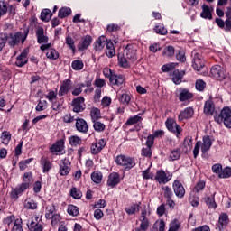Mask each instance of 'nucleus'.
I'll return each mask as SVG.
<instances>
[{
	"mask_svg": "<svg viewBox=\"0 0 231 231\" xmlns=\"http://www.w3.org/2000/svg\"><path fill=\"white\" fill-rule=\"evenodd\" d=\"M125 57L130 61L134 62L136 60V50L132 49L129 45H127L124 51Z\"/></svg>",
	"mask_w": 231,
	"mask_h": 231,
	"instance_id": "9b49d317",
	"label": "nucleus"
},
{
	"mask_svg": "<svg viewBox=\"0 0 231 231\" xmlns=\"http://www.w3.org/2000/svg\"><path fill=\"white\" fill-rule=\"evenodd\" d=\"M68 214H69V216H79V208L77 206L69 205L68 208Z\"/></svg>",
	"mask_w": 231,
	"mask_h": 231,
	"instance_id": "49530a36",
	"label": "nucleus"
},
{
	"mask_svg": "<svg viewBox=\"0 0 231 231\" xmlns=\"http://www.w3.org/2000/svg\"><path fill=\"white\" fill-rule=\"evenodd\" d=\"M214 110H215L214 102H212V100L206 101L204 105L205 115H214Z\"/></svg>",
	"mask_w": 231,
	"mask_h": 231,
	"instance_id": "4be33fe9",
	"label": "nucleus"
},
{
	"mask_svg": "<svg viewBox=\"0 0 231 231\" xmlns=\"http://www.w3.org/2000/svg\"><path fill=\"white\" fill-rule=\"evenodd\" d=\"M41 163L43 165V172H48L51 169V164L50 163V161L42 158Z\"/></svg>",
	"mask_w": 231,
	"mask_h": 231,
	"instance_id": "c03bdc74",
	"label": "nucleus"
},
{
	"mask_svg": "<svg viewBox=\"0 0 231 231\" xmlns=\"http://www.w3.org/2000/svg\"><path fill=\"white\" fill-rule=\"evenodd\" d=\"M206 203L208 208H216V200H214V197H208L206 199Z\"/></svg>",
	"mask_w": 231,
	"mask_h": 231,
	"instance_id": "864d4df0",
	"label": "nucleus"
},
{
	"mask_svg": "<svg viewBox=\"0 0 231 231\" xmlns=\"http://www.w3.org/2000/svg\"><path fill=\"white\" fill-rule=\"evenodd\" d=\"M173 190L177 198H183L185 196V188L179 180L173 182Z\"/></svg>",
	"mask_w": 231,
	"mask_h": 231,
	"instance_id": "6e6552de",
	"label": "nucleus"
},
{
	"mask_svg": "<svg viewBox=\"0 0 231 231\" xmlns=\"http://www.w3.org/2000/svg\"><path fill=\"white\" fill-rule=\"evenodd\" d=\"M179 228H180V223H178V221H174L171 223V226L168 231H178Z\"/></svg>",
	"mask_w": 231,
	"mask_h": 231,
	"instance_id": "338daca9",
	"label": "nucleus"
},
{
	"mask_svg": "<svg viewBox=\"0 0 231 231\" xmlns=\"http://www.w3.org/2000/svg\"><path fill=\"white\" fill-rule=\"evenodd\" d=\"M46 101H39L37 106H36V111H44L46 107Z\"/></svg>",
	"mask_w": 231,
	"mask_h": 231,
	"instance_id": "774afa93",
	"label": "nucleus"
},
{
	"mask_svg": "<svg viewBox=\"0 0 231 231\" xmlns=\"http://www.w3.org/2000/svg\"><path fill=\"white\" fill-rule=\"evenodd\" d=\"M106 147V141L104 139H100L97 143L92 144L91 152L92 154H98L100 151H102Z\"/></svg>",
	"mask_w": 231,
	"mask_h": 231,
	"instance_id": "ddd939ff",
	"label": "nucleus"
},
{
	"mask_svg": "<svg viewBox=\"0 0 231 231\" xmlns=\"http://www.w3.org/2000/svg\"><path fill=\"white\" fill-rule=\"evenodd\" d=\"M71 89V81L70 79H65L60 88L59 97H64Z\"/></svg>",
	"mask_w": 231,
	"mask_h": 231,
	"instance_id": "4468645a",
	"label": "nucleus"
},
{
	"mask_svg": "<svg viewBox=\"0 0 231 231\" xmlns=\"http://www.w3.org/2000/svg\"><path fill=\"white\" fill-rule=\"evenodd\" d=\"M192 66L196 71H201L205 68V62L201 60L199 54H195Z\"/></svg>",
	"mask_w": 231,
	"mask_h": 231,
	"instance_id": "9d476101",
	"label": "nucleus"
},
{
	"mask_svg": "<svg viewBox=\"0 0 231 231\" xmlns=\"http://www.w3.org/2000/svg\"><path fill=\"white\" fill-rule=\"evenodd\" d=\"M142 154L143 156H146V158H151L152 155V152L151 151V147L146 146V148L142 149Z\"/></svg>",
	"mask_w": 231,
	"mask_h": 231,
	"instance_id": "4d7b16f0",
	"label": "nucleus"
},
{
	"mask_svg": "<svg viewBox=\"0 0 231 231\" xmlns=\"http://www.w3.org/2000/svg\"><path fill=\"white\" fill-rule=\"evenodd\" d=\"M92 41L93 39H91V36H85V38H83L82 42L79 43L78 46L79 50H87V48L91 44Z\"/></svg>",
	"mask_w": 231,
	"mask_h": 231,
	"instance_id": "b1692460",
	"label": "nucleus"
},
{
	"mask_svg": "<svg viewBox=\"0 0 231 231\" xmlns=\"http://www.w3.org/2000/svg\"><path fill=\"white\" fill-rule=\"evenodd\" d=\"M48 59H53L54 60L59 59V53L55 50H50L46 53Z\"/></svg>",
	"mask_w": 231,
	"mask_h": 231,
	"instance_id": "603ef678",
	"label": "nucleus"
},
{
	"mask_svg": "<svg viewBox=\"0 0 231 231\" xmlns=\"http://www.w3.org/2000/svg\"><path fill=\"white\" fill-rule=\"evenodd\" d=\"M106 53L107 57H109L110 59L112 57H115V54H116L115 45L113 44V42H111V40H109V42H106Z\"/></svg>",
	"mask_w": 231,
	"mask_h": 231,
	"instance_id": "bb28decb",
	"label": "nucleus"
},
{
	"mask_svg": "<svg viewBox=\"0 0 231 231\" xmlns=\"http://www.w3.org/2000/svg\"><path fill=\"white\" fill-rule=\"evenodd\" d=\"M152 231H165V222L163 220H160V222H156L152 228Z\"/></svg>",
	"mask_w": 231,
	"mask_h": 231,
	"instance_id": "c9c22d12",
	"label": "nucleus"
},
{
	"mask_svg": "<svg viewBox=\"0 0 231 231\" xmlns=\"http://www.w3.org/2000/svg\"><path fill=\"white\" fill-rule=\"evenodd\" d=\"M33 183V178L30 172H25L23 175V183H22L19 187L12 189L11 198L12 199H17L19 195L23 194L24 190L30 189V185Z\"/></svg>",
	"mask_w": 231,
	"mask_h": 231,
	"instance_id": "f257e3e1",
	"label": "nucleus"
},
{
	"mask_svg": "<svg viewBox=\"0 0 231 231\" xmlns=\"http://www.w3.org/2000/svg\"><path fill=\"white\" fill-rule=\"evenodd\" d=\"M155 179L159 181V183H165L169 181V179H167V174H165V171H157Z\"/></svg>",
	"mask_w": 231,
	"mask_h": 231,
	"instance_id": "c756f323",
	"label": "nucleus"
},
{
	"mask_svg": "<svg viewBox=\"0 0 231 231\" xmlns=\"http://www.w3.org/2000/svg\"><path fill=\"white\" fill-rule=\"evenodd\" d=\"M91 180L94 181V183H100V181H102V174L98 172H93L91 174Z\"/></svg>",
	"mask_w": 231,
	"mask_h": 231,
	"instance_id": "3c124183",
	"label": "nucleus"
},
{
	"mask_svg": "<svg viewBox=\"0 0 231 231\" xmlns=\"http://www.w3.org/2000/svg\"><path fill=\"white\" fill-rule=\"evenodd\" d=\"M163 55H167V57H172V55H174V47H172V46H168V47L164 50Z\"/></svg>",
	"mask_w": 231,
	"mask_h": 231,
	"instance_id": "bf43d9fd",
	"label": "nucleus"
},
{
	"mask_svg": "<svg viewBox=\"0 0 231 231\" xmlns=\"http://www.w3.org/2000/svg\"><path fill=\"white\" fill-rule=\"evenodd\" d=\"M217 124H224L226 127L231 128V110L228 107H224L219 115L214 116Z\"/></svg>",
	"mask_w": 231,
	"mask_h": 231,
	"instance_id": "f03ea898",
	"label": "nucleus"
},
{
	"mask_svg": "<svg viewBox=\"0 0 231 231\" xmlns=\"http://www.w3.org/2000/svg\"><path fill=\"white\" fill-rule=\"evenodd\" d=\"M71 106H73L74 113H82L84 111V98L78 97L72 100Z\"/></svg>",
	"mask_w": 231,
	"mask_h": 231,
	"instance_id": "39448f33",
	"label": "nucleus"
},
{
	"mask_svg": "<svg viewBox=\"0 0 231 231\" xmlns=\"http://www.w3.org/2000/svg\"><path fill=\"white\" fill-rule=\"evenodd\" d=\"M206 86L207 84L205 81H203V79H198L195 83V88L198 91H204Z\"/></svg>",
	"mask_w": 231,
	"mask_h": 231,
	"instance_id": "79ce46f5",
	"label": "nucleus"
},
{
	"mask_svg": "<svg viewBox=\"0 0 231 231\" xmlns=\"http://www.w3.org/2000/svg\"><path fill=\"white\" fill-rule=\"evenodd\" d=\"M116 162L117 165H122L123 167H125V169H133V167L136 165V162H134L133 158L125 155L117 156Z\"/></svg>",
	"mask_w": 231,
	"mask_h": 231,
	"instance_id": "7ed1b4c3",
	"label": "nucleus"
},
{
	"mask_svg": "<svg viewBox=\"0 0 231 231\" xmlns=\"http://www.w3.org/2000/svg\"><path fill=\"white\" fill-rule=\"evenodd\" d=\"M8 12V8L6 7V4L4 1H0V17L1 15H5Z\"/></svg>",
	"mask_w": 231,
	"mask_h": 231,
	"instance_id": "680f3d73",
	"label": "nucleus"
},
{
	"mask_svg": "<svg viewBox=\"0 0 231 231\" xmlns=\"http://www.w3.org/2000/svg\"><path fill=\"white\" fill-rule=\"evenodd\" d=\"M210 147H212V140H210V136L203 137V143L201 146V152L205 154L208 151H210Z\"/></svg>",
	"mask_w": 231,
	"mask_h": 231,
	"instance_id": "6ab92c4d",
	"label": "nucleus"
},
{
	"mask_svg": "<svg viewBox=\"0 0 231 231\" xmlns=\"http://www.w3.org/2000/svg\"><path fill=\"white\" fill-rule=\"evenodd\" d=\"M69 171H71V169L68 165V162H66V160H64L62 163L60 165V176H68V174H69Z\"/></svg>",
	"mask_w": 231,
	"mask_h": 231,
	"instance_id": "a878e982",
	"label": "nucleus"
},
{
	"mask_svg": "<svg viewBox=\"0 0 231 231\" xmlns=\"http://www.w3.org/2000/svg\"><path fill=\"white\" fill-rule=\"evenodd\" d=\"M66 44L69 46L70 50H73V51H75V41L73 40V38H71L70 36H68L66 38Z\"/></svg>",
	"mask_w": 231,
	"mask_h": 231,
	"instance_id": "13d9d810",
	"label": "nucleus"
},
{
	"mask_svg": "<svg viewBox=\"0 0 231 231\" xmlns=\"http://www.w3.org/2000/svg\"><path fill=\"white\" fill-rule=\"evenodd\" d=\"M201 147V141H198L195 144V148L193 150L194 158H198V154H199V149Z\"/></svg>",
	"mask_w": 231,
	"mask_h": 231,
	"instance_id": "052dcab7",
	"label": "nucleus"
},
{
	"mask_svg": "<svg viewBox=\"0 0 231 231\" xmlns=\"http://www.w3.org/2000/svg\"><path fill=\"white\" fill-rule=\"evenodd\" d=\"M36 36L38 44L48 42V36L44 35V29L42 27H40L36 30Z\"/></svg>",
	"mask_w": 231,
	"mask_h": 231,
	"instance_id": "f3484780",
	"label": "nucleus"
},
{
	"mask_svg": "<svg viewBox=\"0 0 231 231\" xmlns=\"http://www.w3.org/2000/svg\"><path fill=\"white\" fill-rule=\"evenodd\" d=\"M72 69H74L75 71H80V69H82V68H84V62H82V60H75L72 62Z\"/></svg>",
	"mask_w": 231,
	"mask_h": 231,
	"instance_id": "4c0bfd02",
	"label": "nucleus"
},
{
	"mask_svg": "<svg viewBox=\"0 0 231 231\" xmlns=\"http://www.w3.org/2000/svg\"><path fill=\"white\" fill-rule=\"evenodd\" d=\"M183 75H185V71L180 72V70L175 69L172 73V81L174 84H181V80H183Z\"/></svg>",
	"mask_w": 231,
	"mask_h": 231,
	"instance_id": "412c9836",
	"label": "nucleus"
},
{
	"mask_svg": "<svg viewBox=\"0 0 231 231\" xmlns=\"http://www.w3.org/2000/svg\"><path fill=\"white\" fill-rule=\"evenodd\" d=\"M140 120H142V117H140L139 116H134L133 117H130L126 121V125H134V124H138V122H140Z\"/></svg>",
	"mask_w": 231,
	"mask_h": 231,
	"instance_id": "de8ad7c7",
	"label": "nucleus"
},
{
	"mask_svg": "<svg viewBox=\"0 0 231 231\" xmlns=\"http://www.w3.org/2000/svg\"><path fill=\"white\" fill-rule=\"evenodd\" d=\"M1 140H2L3 143L7 144L8 142H10V140H12V134H10V132H6V131L3 132Z\"/></svg>",
	"mask_w": 231,
	"mask_h": 231,
	"instance_id": "ea45409f",
	"label": "nucleus"
},
{
	"mask_svg": "<svg viewBox=\"0 0 231 231\" xmlns=\"http://www.w3.org/2000/svg\"><path fill=\"white\" fill-rule=\"evenodd\" d=\"M68 15H71V8L63 7L60 9L59 17H60V19H64V17H68Z\"/></svg>",
	"mask_w": 231,
	"mask_h": 231,
	"instance_id": "f704fd0d",
	"label": "nucleus"
},
{
	"mask_svg": "<svg viewBox=\"0 0 231 231\" xmlns=\"http://www.w3.org/2000/svg\"><path fill=\"white\" fill-rule=\"evenodd\" d=\"M27 62H28V59L19 58L18 56L15 64L16 66H18V68H23V66H24V64H26Z\"/></svg>",
	"mask_w": 231,
	"mask_h": 231,
	"instance_id": "e2e57ef3",
	"label": "nucleus"
},
{
	"mask_svg": "<svg viewBox=\"0 0 231 231\" xmlns=\"http://www.w3.org/2000/svg\"><path fill=\"white\" fill-rule=\"evenodd\" d=\"M166 127L171 131V133H175L177 134H180L181 133V126L176 124L172 119H167Z\"/></svg>",
	"mask_w": 231,
	"mask_h": 231,
	"instance_id": "423d86ee",
	"label": "nucleus"
},
{
	"mask_svg": "<svg viewBox=\"0 0 231 231\" xmlns=\"http://www.w3.org/2000/svg\"><path fill=\"white\" fill-rule=\"evenodd\" d=\"M154 30L159 35H167V29L163 25H157Z\"/></svg>",
	"mask_w": 231,
	"mask_h": 231,
	"instance_id": "5fc2aeb1",
	"label": "nucleus"
},
{
	"mask_svg": "<svg viewBox=\"0 0 231 231\" xmlns=\"http://www.w3.org/2000/svg\"><path fill=\"white\" fill-rule=\"evenodd\" d=\"M109 80L113 86H121V84H124V78L120 75L112 74Z\"/></svg>",
	"mask_w": 231,
	"mask_h": 231,
	"instance_id": "5701e85b",
	"label": "nucleus"
},
{
	"mask_svg": "<svg viewBox=\"0 0 231 231\" xmlns=\"http://www.w3.org/2000/svg\"><path fill=\"white\" fill-rule=\"evenodd\" d=\"M231 176V168L227 167L224 170H222V171H220V173L218 174L219 178H230Z\"/></svg>",
	"mask_w": 231,
	"mask_h": 231,
	"instance_id": "a18cd8bd",
	"label": "nucleus"
},
{
	"mask_svg": "<svg viewBox=\"0 0 231 231\" xmlns=\"http://www.w3.org/2000/svg\"><path fill=\"white\" fill-rule=\"evenodd\" d=\"M185 147V152H190L192 151V137H186L183 142Z\"/></svg>",
	"mask_w": 231,
	"mask_h": 231,
	"instance_id": "473e14b6",
	"label": "nucleus"
},
{
	"mask_svg": "<svg viewBox=\"0 0 231 231\" xmlns=\"http://www.w3.org/2000/svg\"><path fill=\"white\" fill-rule=\"evenodd\" d=\"M141 225H140V228L143 231L147 230V228H149V220L147 219V217H143V218L141 220Z\"/></svg>",
	"mask_w": 231,
	"mask_h": 231,
	"instance_id": "6e6d98bb",
	"label": "nucleus"
},
{
	"mask_svg": "<svg viewBox=\"0 0 231 231\" xmlns=\"http://www.w3.org/2000/svg\"><path fill=\"white\" fill-rule=\"evenodd\" d=\"M6 41H8V34L0 33V51L3 50V48H5Z\"/></svg>",
	"mask_w": 231,
	"mask_h": 231,
	"instance_id": "09e8293b",
	"label": "nucleus"
},
{
	"mask_svg": "<svg viewBox=\"0 0 231 231\" xmlns=\"http://www.w3.org/2000/svg\"><path fill=\"white\" fill-rule=\"evenodd\" d=\"M41 19L42 21H45L46 23H48V21L51 19V11H50L49 9H44L41 14Z\"/></svg>",
	"mask_w": 231,
	"mask_h": 231,
	"instance_id": "e433bc0d",
	"label": "nucleus"
},
{
	"mask_svg": "<svg viewBox=\"0 0 231 231\" xmlns=\"http://www.w3.org/2000/svg\"><path fill=\"white\" fill-rule=\"evenodd\" d=\"M180 156H181V150L176 149L171 152L170 159L172 160V162H174V160H179Z\"/></svg>",
	"mask_w": 231,
	"mask_h": 231,
	"instance_id": "37998d69",
	"label": "nucleus"
},
{
	"mask_svg": "<svg viewBox=\"0 0 231 231\" xmlns=\"http://www.w3.org/2000/svg\"><path fill=\"white\" fill-rule=\"evenodd\" d=\"M69 142L70 145L77 147V145H81L82 144V139L77 135H72L69 138Z\"/></svg>",
	"mask_w": 231,
	"mask_h": 231,
	"instance_id": "2f4dec72",
	"label": "nucleus"
},
{
	"mask_svg": "<svg viewBox=\"0 0 231 231\" xmlns=\"http://www.w3.org/2000/svg\"><path fill=\"white\" fill-rule=\"evenodd\" d=\"M30 231H42V225L39 224V217L32 219L30 224H27Z\"/></svg>",
	"mask_w": 231,
	"mask_h": 231,
	"instance_id": "f8f14e48",
	"label": "nucleus"
},
{
	"mask_svg": "<svg viewBox=\"0 0 231 231\" xmlns=\"http://www.w3.org/2000/svg\"><path fill=\"white\" fill-rule=\"evenodd\" d=\"M76 129L79 133H86L87 131H89L88 123L84 119H77L76 120Z\"/></svg>",
	"mask_w": 231,
	"mask_h": 231,
	"instance_id": "2eb2a0df",
	"label": "nucleus"
},
{
	"mask_svg": "<svg viewBox=\"0 0 231 231\" xmlns=\"http://www.w3.org/2000/svg\"><path fill=\"white\" fill-rule=\"evenodd\" d=\"M120 183V175L118 173H112L108 177L107 185L109 187H116Z\"/></svg>",
	"mask_w": 231,
	"mask_h": 231,
	"instance_id": "a211bd4d",
	"label": "nucleus"
},
{
	"mask_svg": "<svg viewBox=\"0 0 231 231\" xmlns=\"http://www.w3.org/2000/svg\"><path fill=\"white\" fill-rule=\"evenodd\" d=\"M175 68L176 63L166 64L162 67V71H163L164 73H168V71H172V69H174Z\"/></svg>",
	"mask_w": 231,
	"mask_h": 231,
	"instance_id": "8fccbe9b",
	"label": "nucleus"
},
{
	"mask_svg": "<svg viewBox=\"0 0 231 231\" xmlns=\"http://www.w3.org/2000/svg\"><path fill=\"white\" fill-rule=\"evenodd\" d=\"M118 62L122 68H127L131 61L127 60L125 54H118Z\"/></svg>",
	"mask_w": 231,
	"mask_h": 231,
	"instance_id": "7c9ffc66",
	"label": "nucleus"
},
{
	"mask_svg": "<svg viewBox=\"0 0 231 231\" xmlns=\"http://www.w3.org/2000/svg\"><path fill=\"white\" fill-rule=\"evenodd\" d=\"M90 116L92 118V122H97L102 118L100 116V110L98 108H93L90 112Z\"/></svg>",
	"mask_w": 231,
	"mask_h": 231,
	"instance_id": "72a5a7b5",
	"label": "nucleus"
},
{
	"mask_svg": "<svg viewBox=\"0 0 231 231\" xmlns=\"http://www.w3.org/2000/svg\"><path fill=\"white\" fill-rule=\"evenodd\" d=\"M210 73L214 79H217V80H225V77H226L225 74V69L220 65H214L211 68Z\"/></svg>",
	"mask_w": 231,
	"mask_h": 231,
	"instance_id": "20e7f679",
	"label": "nucleus"
},
{
	"mask_svg": "<svg viewBox=\"0 0 231 231\" xmlns=\"http://www.w3.org/2000/svg\"><path fill=\"white\" fill-rule=\"evenodd\" d=\"M21 35L22 33L18 32L14 34L11 33L9 36H7V42L11 48H15V46L21 42Z\"/></svg>",
	"mask_w": 231,
	"mask_h": 231,
	"instance_id": "0eeeda50",
	"label": "nucleus"
},
{
	"mask_svg": "<svg viewBox=\"0 0 231 231\" xmlns=\"http://www.w3.org/2000/svg\"><path fill=\"white\" fill-rule=\"evenodd\" d=\"M70 195L74 199H80L82 198V192L79 191L77 188H72L70 190Z\"/></svg>",
	"mask_w": 231,
	"mask_h": 231,
	"instance_id": "a19ab883",
	"label": "nucleus"
},
{
	"mask_svg": "<svg viewBox=\"0 0 231 231\" xmlns=\"http://www.w3.org/2000/svg\"><path fill=\"white\" fill-rule=\"evenodd\" d=\"M192 97H193L192 93H190L189 90L185 88H180V96H179V100L180 102H185V100H190Z\"/></svg>",
	"mask_w": 231,
	"mask_h": 231,
	"instance_id": "aec40b11",
	"label": "nucleus"
},
{
	"mask_svg": "<svg viewBox=\"0 0 231 231\" xmlns=\"http://www.w3.org/2000/svg\"><path fill=\"white\" fill-rule=\"evenodd\" d=\"M93 127L95 129V131H97L98 133H102V131H104V129H106V125H104L103 123L99 122V121H93Z\"/></svg>",
	"mask_w": 231,
	"mask_h": 231,
	"instance_id": "58836bf2",
	"label": "nucleus"
},
{
	"mask_svg": "<svg viewBox=\"0 0 231 231\" xmlns=\"http://www.w3.org/2000/svg\"><path fill=\"white\" fill-rule=\"evenodd\" d=\"M218 222L222 226L226 225V223H228V216L226 214L220 215Z\"/></svg>",
	"mask_w": 231,
	"mask_h": 231,
	"instance_id": "0e129e2a",
	"label": "nucleus"
},
{
	"mask_svg": "<svg viewBox=\"0 0 231 231\" xmlns=\"http://www.w3.org/2000/svg\"><path fill=\"white\" fill-rule=\"evenodd\" d=\"M200 17H202L203 19H212V12L210 11V7H208V5H202V12L200 14Z\"/></svg>",
	"mask_w": 231,
	"mask_h": 231,
	"instance_id": "393cba45",
	"label": "nucleus"
},
{
	"mask_svg": "<svg viewBox=\"0 0 231 231\" xmlns=\"http://www.w3.org/2000/svg\"><path fill=\"white\" fill-rule=\"evenodd\" d=\"M107 42H109V40H107L106 36H100L95 42V50L97 51H101Z\"/></svg>",
	"mask_w": 231,
	"mask_h": 231,
	"instance_id": "dca6fc26",
	"label": "nucleus"
},
{
	"mask_svg": "<svg viewBox=\"0 0 231 231\" xmlns=\"http://www.w3.org/2000/svg\"><path fill=\"white\" fill-rule=\"evenodd\" d=\"M126 214L128 216H131L134 214L135 212H140V205L138 204H132L131 206H128L125 208Z\"/></svg>",
	"mask_w": 231,
	"mask_h": 231,
	"instance_id": "c85d7f7f",
	"label": "nucleus"
},
{
	"mask_svg": "<svg viewBox=\"0 0 231 231\" xmlns=\"http://www.w3.org/2000/svg\"><path fill=\"white\" fill-rule=\"evenodd\" d=\"M194 116V109L191 107L185 108L184 110L180 111L179 115V121L183 122V120H189V118H192Z\"/></svg>",
	"mask_w": 231,
	"mask_h": 231,
	"instance_id": "1a4fd4ad",
	"label": "nucleus"
},
{
	"mask_svg": "<svg viewBox=\"0 0 231 231\" xmlns=\"http://www.w3.org/2000/svg\"><path fill=\"white\" fill-rule=\"evenodd\" d=\"M62 149H64V141L60 140L51 147V152H60Z\"/></svg>",
	"mask_w": 231,
	"mask_h": 231,
	"instance_id": "cd10ccee",
	"label": "nucleus"
},
{
	"mask_svg": "<svg viewBox=\"0 0 231 231\" xmlns=\"http://www.w3.org/2000/svg\"><path fill=\"white\" fill-rule=\"evenodd\" d=\"M120 101L122 102V104H128L129 102H131V97L127 94H123L120 97Z\"/></svg>",
	"mask_w": 231,
	"mask_h": 231,
	"instance_id": "69168bd1",
	"label": "nucleus"
}]
</instances>
